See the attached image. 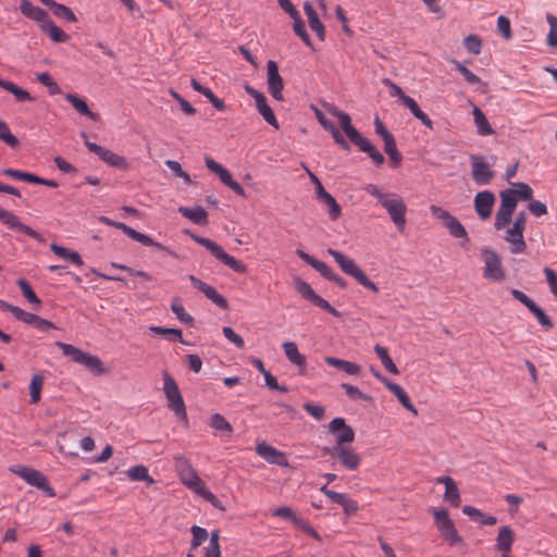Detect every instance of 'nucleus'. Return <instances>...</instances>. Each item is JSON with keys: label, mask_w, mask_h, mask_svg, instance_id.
I'll list each match as a JSON object with an SVG mask.
<instances>
[{"label": "nucleus", "mask_w": 557, "mask_h": 557, "mask_svg": "<svg viewBox=\"0 0 557 557\" xmlns=\"http://www.w3.org/2000/svg\"><path fill=\"white\" fill-rule=\"evenodd\" d=\"M324 361L326 364L339 369L350 375H357L361 370L359 364L335 357H325Z\"/></svg>", "instance_id": "31"}, {"label": "nucleus", "mask_w": 557, "mask_h": 557, "mask_svg": "<svg viewBox=\"0 0 557 557\" xmlns=\"http://www.w3.org/2000/svg\"><path fill=\"white\" fill-rule=\"evenodd\" d=\"M471 174L478 185H487L494 178V172L482 156H471Z\"/></svg>", "instance_id": "15"}, {"label": "nucleus", "mask_w": 557, "mask_h": 557, "mask_svg": "<svg viewBox=\"0 0 557 557\" xmlns=\"http://www.w3.org/2000/svg\"><path fill=\"white\" fill-rule=\"evenodd\" d=\"M178 212L195 224L205 225L208 223V213L201 206H195L193 208L180 207Z\"/></svg>", "instance_id": "29"}, {"label": "nucleus", "mask_w": 557, "mask_h": 557, "mask_svg": "<svg viewBox=\"0 0 557 557\" xmlns=\"http://www.w3.org/2000/svg\"><path fill=\"white\" fill-rule=\"evenodd\" d=\"M220 533L219 531H212L208 546L205 548V557H221L220 548Z\"/></svg>", "instance_id": "48"}, {"label": "nucleus", "mask_w": 557, "mask_h": 557, "mask_svg": "<svg viewBox=\"0 0 557 557\" xmlns=\"http://www.w3.org/2000/svg\"><path fill=\"white\" fill-rule=\"evenodd\" d=\"M37 79L48 88L50 95L61 94L60 86L52 79L48 72H42L37 75Z\"/></svg>", "instance_id": "58"}, {"label": "nucleus", "mask_w": 557, "mask_h": 557, "mask_svg": "<svg viewBox=\"0 0 557 557\" xmlns=\"http://www.w3.org/2000/svg\"><path fill=\"white\" fill-rule=\"evenodd\" d=\"M342 129L345 132L350 141H355L361 135L351 124V119L348 113L343 112L338 117Z\"/></svg>", "instance_id": "44"}, {"label": "nucleus", "mask_w": 557, "mask_h": 557, "mask_svg": "<svg viewBox=\"0 0 557 557\" xmlns=\"http://www.w3.org/2000/svg\"><path fill=\"white\" fill-rule=\"evenodd\" d=\"M513 212L506 211L503 209L497 210L495 214L494 227L496 231H500L505 228L508 224H510L512 220Z\"/></svg>", "instance_id": "56"}, {"label": "nucleus", "mask_w": 557, "mask_h": 557, "mask_svg": "<svg viewBox=\"0 0 557 557\" xmlns=\"http://www.w3.org/2000/svg\"><path fill=\"white\" fill-rule=\"evenodd\" d=\"M193 540L190 543V548L196 549L199 547L209 536L208 531L205 528L193 525L191 529Z\"/></svg>", "instance_id": "55"}, {"label": "nucleus", "mask_w": 557, "mask_h": 557, "mask_svg": "<svg viewBox=\"0 0 557 557\" xmlns=\"http://www.w3.org/2000/svg\"><path fill=\"white\" fill-rule=\"evenodd\" d=\"M222 333L237 348L243 349L245 347L243 337L238 335L231 326H223Z\"/></svg>", "instance_id": "63"}, {"label": "nucleus", "mask_w": 557, "mask_h": 557, "mask_svg": "<svg viewBox=\"0 0 557 557\" xmlns=\"http://www.w3.org/2000/svg\"><path fill=\"white\" fill-rule=\"evenodd\" d=\"M0 140L11 148L18 146V139L11 133L10 127L2 120H0Z\"/></svg>", "instance_id": "53"}, {"label": "nucleus", "mask_w": 557, "mask_h": 557, "mask_svg": "<svg viewBox=\"0 0 557 557\" xmlns=\"http://www.w3.org/2000/svg\"><path fill=\"white\" fill-rule=\"evenodd\" d=\"M481 253L484 261V277L495 282L505 280L506 274L499 255L488 247L483 248Z\"/></svg>", "instance_id": "10"}, {"label": "nucleus", "mask_w": 557, "mask_h": 557, "mask_svg": "<svg viewBox=\"0 0 557 557\" xmlns=\"http://www.w3.org/2000/svg\"><path fill=\"white\" fill-rule=\"evenodd\" d=\"M65 99L76 109L78 113L82 115L88 116L89 119L97 121L98 115L89 110L88 104L86 101L74 94H67L65 96Z\"/></svg>", "instance_id": "34"}, {"label": "nucleus", "mask_w": 557, "mask_h": 557, "mask_svg": "<svg viewBox=\"0 0 557 557\" xmlns=\"http://www.w3.org/2000/svg\"><path fill=\"white\" fill-rule=\"evenodd\" d=\"M374 351L379 359L381 360L383 367L392 374H398V369L392 358L388 355V351L385 347L376 344L374 346Z\"/></svg>", "instance_id": "41"}, {"label": "nucleus", "mask_w": 557, "mask_h": 557, "mask_svg": "<svg viewBox=\"0 0 557 557\" xmlns=\"http://www.w3.org/2000/svg\"><path fill=\"white\" fill-rule=\"evenodd\" d=\"M495 195L490 190L479 191L474 197V209L481 220H487L493 212Z\"/></svg>", "instance_id": "19"}, {"label": "nucleus", "mask_w": 557, "mask_h": 557, "mask_svg": "<svg viewBox=\"0 0 557 557\" xmlns=\"http://www.w3.org/2000/svg\"><path fill=\"white\" fill-rule=\"evenodd\" d=\"M190 238L196 242L197 244L203 246L207 250L210 251V253L221 261L223 264L227 265L230 269H232L236 273H246L247 267L242 261L235 259L233 256L228 255L224 251L222 246L216 244L215 242L201 237L199 235H196L194 233H189Z\"/></svg>", "instance_id": "4"}, {"label": "nucleus", "mask_w": 557, "mask_h": 557, "mask_svg": "<svg viewBox=\"0 0 557 557\" xmlns=\"http://www.w3.org/2000/svg\"><path fill=\"white\" fill-rule=\"evenodd\" d=\"M99 221L106 225L121 230L126 236L145 246L154 247L158 250L164 251L170 256L175 257V252L172 251L169 247L162 245L159 242L153 240L150 236L134 230L133 227L126 225L123 222H116L103 215L99 218Z\"/></svg>", "instance_id": "7"}, {"label": "nucleus", "mask_w": 557, "mask_h": 557, "mask_svg": "<svg viewBox=\"0 0 557 557\" xmlns=\"http://www.w3.org/2000/svg\"><path fill=\"white\" fill-rule=\"evenodd\" d=\"M305 14L307 15L308 23L310 28L317 34L319 39L324 40L325 38V28L323 23L320 21L318 13L311 3L306 2L304 5Z\"/></svg>", "instance_id": "27"}, {"label": "nucleus", "mask_w": 557, "mask_h": 557, "mask_svg": "<svg viewBox=\"0 0 557 557\" xmlns=\"http://www.w3.org/2000/svg\"><path fill=\"white\" fill-rule=\"evenodd\" d=\"M364 190L377 199L379 203L388 213L396 228L399 232H404L406 227L407 206L403 198L394 193H384L374 184H368Z\"/></svg>", "instance_id": "1"}, {"label": "nucleus", "mask_w": 557, "mask_h": 557, "mask_svg": "<svg viewBox=\"0 0 557 557\" xmlns=\"http://www.w3.org/2000/svg\"><path fill=\"white\" fill-rule=\"evenodd\" d=\"M451 63L455 65V69L463 76L465 81L470 85H480L482 84L481 78L472 73L468 67H466L461 62L457 60H451Z\"/></svg>", "instance_id": "49"}, {"label": "nucleus", "mask_w": 557, "mask_h": 557, "mask_svg": "<svg viewBox=\"0 0 557 557\" xmlns=\"http://www.w3.org/2000/svg\"><path fill=\"white\" fill-rule=\"evenodd\" d=\"M149 331L151 333L156 334V335H163V336H165L170 341H178L182 344H187L183 339V334H182V331L180 329L162 327V326L151 325V326H149Z\"/></svg>", "instance_id": "40"}, {"label": "nucleus", "mask_w": 557, "mask_h": 557, "mask_svg": "<svg viewBox=\"0 0 557 557\" xmlns=\"http://www.w3.org/2000/svg\"><path fill=\"white\" fill-rule=\"evenodd\" d=\"M15 473L29 485L36 486L49 496H54L53 488L49 485L47 478L40 471L28 467H21Z\"/></svg>", "instance_id": "12"}, {"label": "nucleus", "mask_w": 557, "mask_h": 557, "mask_svg": "<svg viewBox=\"0 0 557 557\" xmlns=\"http://www.w3.org/2000/svg\"><path fill=\"white\" fill-rule=\"evenodd\" d=\"M318 199L327 207V214L332 221H336L342 214V208L336 199L327 193L322 184H319Z\"/></svg>", "instance_id": "23"}, {"label": "nucleus", "mask_w": 557, "mask_h": 557, "mask_svg": "<svg viewBox=\"0 0 557 557\" xmlns=\"http://www.w3.org/2000/svg\"><path fill=\"white\" fill-rule=\"evenodd\" d=\"M126 473L132 481H146L148 483L153 482V479L149 475L147 467L141 465L131 467Z\"/></svg>", "instance_id": "46"}, {"label": "nucleus", "mask_w": 557, "mask_h": 557, "mask_svg": "<svg viewBox=\"0 0 557 557\" xmlns=\"http://www.w3.org/2000/svg\"><path fill=\"white\" fill-rule=\"evenodd\" d=\"M256 453L271 465L280 467H288L289 462L285 454L275 447L267 444L265 442L259 443L256 446Z\"/></svg>", "instance_id": "16"}, {"label": "nucleus", "mask_w": 557, "mask_h": 557, "mask_svg": "<svg viewBox=\"0 0 557 557\" xmlns=\"http://www.w3.org/2000/svg\"><path fill=\"white\" fill-rule=\"evenodd\" d=\"M463 45L468 52L472 54H479L482 49V41L481 39L475 35H469L465 38Z\"/></svg>", "instance_id": "61"}, {"label": "nucleus", "mask_w": 557, "mask_h": 557, "mask_svg": "<svg viewBox=\"0 0 557 557\" xmlns=\"http://www.w3.org/2000/svg\"><path fill=\"white\" fill-rule=\"evenodd\" d=\"M188 280L190 281L191 285L205 294V296L210 299L214 305L220 307L221 309H227L228 304L225 297H223L221 294L216 292L214 287L211 285L202 282L200 278L196 277L195 275L190 274L188 275Z\"/></svg>", "instance_id": "18"}, {"label": "nucleus", "mask_w": 557, "mask_h": 557, "mask_svg": "<svg viewBox=\"0 0 557 557\" xmlns=\"http://www.w3.org/2000/svg\"><path fill=\"white\" fill-rule=\"evenodd\" d=\"M99 159L101 161H103L104 163H107L108 165L113 166L115 169H119V170H127L128 169L127 160L124 157L113 152L110 149L104 148L103 152L100 154Z\"/></svg>", "instance_id": "32"}, {"label": "nucleus", "mask_w": 557, "mask_h": 557, "mask_svg": "<svg viewBox=\"0 0 557 557\" xmlns=\"http://www.w3.org/2000/svg\"><path fill=\"white\" fill-rule=\"evenodd\" d=\"M432 515L435 519V524L441 532V535L450 545H455L461 542V537L455 528L453 520L449 518L447 510L445 509H431Z\"/></svg>", "instance_id": "11"}, {"label": "nucleus", "mask_w": 557, "mask_h": 557, "mask_svg": "<svg viewBox=\"0 0 557 557\" xmlns=\"http://www.w3.org/2000/svg\"><path fill=\"white\" fill-rule=\"evenodd\" d=\"M20 11L24 16L37 22L39 27L49 17V14L44 9L34 5L29 0H21Z\"/></svg>", "instance_id": "24"}, {"label": "nucleus", "mask_w": 557, "mask_h": 557, "mask_svg": "<svg viewBox=\"0 0 557 557\" xmlns=\"http://www.w3.org/2000/svg\"><path fill=\"white\" fill-rule=\"evenodd\" d=\"M341 387L345 391L346 395L352 400H370L371 397L362 393L357 386L348 383H343Z\"/></svg>", "instance_id": "59"}, {"label": "nucleus", "mask_w": 557, "mask_h": 557, "mask_svg": "<svg viewBox=\"0 0 557 557\" xmlns=\"http://www.w3.org/2000/svg\"><path fill=\"white\" fill-rule=\"evenodd\" d=\"M257 110L267 123H269L271 126L275 127L276 129L278 128V122L275 117V114L268 103L259 107Z\"/></svg>", "instance_id": "64"}, {"label": "nucleus", "mask_w": 557, "mask_h": 557, "mask_svg": "<svg viewBox=\"0 0 557 557\" xmlns=\"http://www.w3.org/2000/svg\"><path fill=\"white\" fill-rule=\"evenodd\" d=\"M384 151L395 164H399L401 162L403 157L397 149L394 136L389 139L384 140Z\"/></svg>", "instance_id": "52"}, {"label": "nucleus", "mask_w": 557, "mask_h": 557, "mask_svg": "<svg viewBox=\"0 0 557 557\" xmlns=\"http://www.w3.org/2000/svg\"><path fill=\"white\" fill-rule=\"evenodd\" d=\"M518 199L513 188H507L500 193V206L499 209L515 212Z\"/></svg>", "instance_id": "42"}, {"label": "nucleus", "mask_w": 557, "mask_h": 557, "mask_svg": "<svg viewBox=\"0 0 557 557\" xmlns=\"http://www.w3.org/2000/svg\"><path fill=\"white\" fill-rule=\"evenodd\" d=\"M44 386V377L40 374H35L29 384L30 403L37 404L40 400L41 389Z\"/></svg>", "instance_id": "47"}, {"label": "nucleus", "mask_w": 557, "mask_h": 557, "mask_svg": "<svg viewBox=\"0 0 557 557\" xmlns=\"http://www.w3.org/2000/svg\"><path fill=\"white\" fill-rule=\"evenodd\" d=\"M171 310L182 323L193 325L194 318L185 311V308L180 298L176 297L173 299L171 304Z\"/></svg>", "instance_id": "45"}, {"label": "nucleus", "mask_w": 557, "mask_h": 557, "mask_svg": "<svg viewBox=\"0 0 557 557\" xmlns=\"http://www.w3.org/2000/svg\"><path fill=\"white\" fill-rule=\"evenodd\" d=\"M547 22L549 24L547 45L550 47H557V17L552 14H547Z\"/></svg>", "instance_id": "62"}, {"label": "nucleus", "mask_w": 557, "mask_h": 557, "mask_svg": "<svg viewBox=\"0 0 557 557\" xmlns=\"http://www.w3.org/2000/svg\"><path fill=\"white\" fill-rule=\"evenodd\" d=\"M55 346L62 350L64 356L70 357L74 362L84 366L94 374L99 375L104 372L102 361L97 356L83 351L72 344L57 342Z\"/></svg>", "instance_id": "5"}, {"label": "nucleus", "mask_w": 557, "mask_h": 557, "mask_svg": "<svg viewBox=\"0 0 557 557\" xmlns=\"http://www.w3.org/2000/svg\"><path fill=\"white\" fill-rule=\"evenodd\" d=\"M0 87L11 92L17 101L23 102L33 100V97L27 90L16 86L11 81L0 78Z\"/></svg>", "instance_id": "37"}, {"label": "nucleus", "mask_w": 557, "mask_h": 557, "mask_svg": "<svg viewBox=\"0 0 557 557\" xmlns=\"http://www.w3.org/2000/svg\"><path fill=\"white\" fill-rule=\"evenodd\" d=\"M296 252L302 261H305L307 264L311 265L323 277H325L326 280L331 278L334 271L325 262L318 260L313 256L305 252L304 250L298 249Z\"/></svg>", "instance_id": "26"}, {"label": "nucleus", "mask_w": 557, "mask_h": 557, "mask_svg": "<svg viewBox=\"0 0 557 557\" xmlns=\"http://www.w3.org/2000/svg\"><path fill=\"white\" fill-rule=\"evenodd\" d=\"M267 84L270 95L277 101L283 100V78L278 73V66L275 61L267 62Z\"/></svg>", "instance_id": "13"}, {"label": "nucleus", "mask_w": 557, "mask_h": 557, "mask_svg": "<svg viewBox=\"0 0 557 557\" xmlns=\"http://www.w3.org/2000/svg\"><path fill=\"white\" fill-rule=\"evenodd\" d=\"M444 499L449 502L454 507H458L460 505L461 499L456 483L445 487Z\"/></svg>", "instance_id": "60"}, {"label": "nucleus", "mask_w": 557, "mask_h": 557, "mask_svg": "<svg viewBox=\"0 0 557 557\" xmlns=\"http://www.w3.org/2000/svg\"><path fill=\"white\" fill-rule=\"evenodd\" d=\"M430 211L434 218L442 220L444 226L448 230L453 237L463 239L460 245L468 249L470 238L465 226L459 222V220L448 211L435 205L430 207Z\"/></svg>", "instance_id": "8"}, {"label": "nucleus", "mask_w": 557, "mask_h": 557, "mask_svg": "<svg viewBox=\"0 0 557 557\" xmlns=\"http://www.w3.org/2000/svg\"><path fill=\"white\" fill-rule=\"evenodd\" d=\"M163 391L168 400L169 409L175 413L178 420L187 424L188 418L184 399L175 380L168 372H164L163 374Z\"/></svg>", "instance_id": "6"}, {"label": "nucleus", "mask_w": 557, "mask_h": 557, "mask_svg": "<svg viewBox=\"0 0 557 557\" xmlns=\"http://www.w3.org/2000/svg\"><path fill=\"white\" fill-rule=\"evenodd\" d=\"M282 347L288 361L298 368L299 374H305L306 357L299 352L297 345L294 342H284Z\"/></svg>", "instance_id": "22"}, {"label": "nucleus", "mask_w": 557, "mask_h": 557, "mask_svg": "<svg viewBox=\"0 0 557 557\" xmlns=\"http://www.w3.org/2000/svg\"><path fill=\"white\" fill-rule=\"evenodd\" d=\"M329 432L335 436V445H345L355 441V432L344 418H334L329 424Z\"/></svg>", "instance_id": "14"}, {"label": "nucleus", "mask_w": 557, "mask_h": 557, "mask_svg": "<svg viewBox=\"0 0 557 557\" xmlns=\"http://www.w3.org/2000/svg\"><path fill=\"white\" fill-rule=\"evenodd\" d=\"M327 252H329V255H331L334 258L335 262L338 264V267L345 274L354 277L361 286H363L374 293H379V287L357 265L355 260L347 257L343 252L332 249V248H329Z\"/></svg>", "instance_id": "3"}, {"label": "nucleus", "mask_w": 557, "mask_h": 557, "mask_svg": "<svg viewBox=\"0 0 557 557\" xmlns=\"http://www.w3.org/2000/svg\"><path fill=\"white\" fill-rule=\"evenodd\" d=\"M515 542V532L509 525L499 528L496 537V549L503 554L509 553Z\"/></svg>", "instance_id": "25"}, {"label": "nucleus", "mask_w": 557, "mask_h": 557, "mask_svg": "<svg viewBox=\"0 0 557 557\" xmlns=\"http://www.w3.org/2000/svg\"><path fill=\"white\" fill-rule=\"evenodd\" d=\"M473 119L474 124L478 128V134L481 136H488L494 133V129L492 128L490 122L485 117L484 113L481 111L480 108L474 107L473 108Z\"/></svg>", "instance_id": "35"}, {"label": "nucleus", "mask_w": 557, "mask_h": 557, "mask_svg": "<svg viewBox=\"0 0 557 557\" xmlns=\"http://www.w3.org/2000/svg\"><path fill=\"white\" fill-rule=\"evenodd\" d=\"M384 385L388 388V391H391L398 399V401L409 411H411L412 413L417 414V409L416 407L413 406L410 397L408 396V394L405 392V389L394 383V382H391L388 380H384Z\"/></svg>", "instance_id": "30"}, {"label": "nucleus", "mask_w": 557, "mask_h": 557, "mask_svg": "<svg viewBox=\"0 0 557 557\" xmlns=\"http://www.w3.org/2000/svg\"><path fill=\"white\" fill-rule=\"evenodd\" d=\"M210 426L223 434L231 435L233 433V426L231 423L220 413H214L210 418Z\"/></svg>", "instance_id": "43"}, {"label": "nucleus", "mask_w": 557, "mask_h": 557, "mask_svg": "<svg viewBox=\"0 0 557 557\" xmlns=\"http://www.w3.org/2000/svg\"><path fill=\"white\" fill-rule=\"evenodd\" d=\"M16 284L20 287L23 296L30 304L40 305V302H41L40 299L37 297V295L35 294V292L33 290V288L30 287L29 283L26 280L20 278V280H17Z\"/></svg>", "instance_id": "54"}, {"label": "nucleus", "mask_w": 557, "mask_h": 557, "mask_svg": "<svg viewBox=\"0 0 557 557\" xmlns=\"http://www.w3.org/2000/svg\"><path fill=\"white\" fill-rule=\"evenodd\" d=\"M323 455L329 457L338 458L341 465L350 471H354L359 468L361 458L360 456L350 447L345 445H334L333 447H323Z\"/></svg>", "instance_id": "9"}, {"label": "nucleus", "mask_w": 557, "mask_h": 557, "mask_svg": "<svg viewBox=\"0 0 557 557\" xmlns=\"http://www.w3.org/2000/svg\"><path fill=\"white\" fill-rule=\"evenodd\" d=\"M362 152H366L376 165H381L384 162L383 154L372 145V143L360 135L358 139L352 141Z\"/></svg>", "instance_id": "28"}, {"label": "nucleus", "mask_w": 557, "mask_h": 557, "mask_svg": "<svg viewBox=\"0 0 557 557\" xmlns=\"http://www.w3.org/2000/svg\"><path fill=\"white\" fill-rule=\"evenodd\" d=\"M175 467L181 482L186 487L210 503L215 500V495L207 488L205 482L199 478L197 471L191 467L188 460L184 457H180L176 459Z\"/></svg>", "instance_id": "2"}, {"label": "nucleus", "mask_w": 557, "mask_h": 557, "mask_svg": "<svg viewBox=\"0 0 557 557\" xmlns=\"http://www.w3.org/2000/svg\"><path fill=\"white\" fill-rule=\"evenodd\" d=\"M295 288L297 290L298 294H300V296L302 298H305L306 300L308 301H312L314 299V297L318 295L313 289L312 287L307 283L305 282L304 280H301L300 277H297L295 280Z\"/></svg>", "instance_id": "50"}, {"label": "nucleus", "mask_w": 557, "mask_h": 557, "mask_svg": "<svg viewBox=\"0 0 557 557\" xmlns=\"http://www.w3.org/2000/svg\"><path fill=\"white\" fill-rule=\"evenodd\" d=\"M531 313L535 315L539 323L546 330H550L554 327V323L552 319L545 313V311L539 307L536 304L533 305L531 309H529Z\"/></svg>", "instance_id": "57"}, {"label": "nucleus", "mask_w": 557, "mask_h": 557, "mask_svg": "<svg viewBox=\"0 0 557 557\" xmlns=\"http://www.w3.org/2000/svg\"><path fill=\"white\" fill-rule=\"evenodd\" d=\"M50 249L60 258L71 261L72 263L82 267L84 261L78 252L71 250L69 248L59 246L57 244H51Z\"/></svg>", "instance_id": "36"}, {"label": "nucleus", "mask_w": 557, "mask_h": 557, "mask_svg": "<svg viewBox=\"0 0 557 557\" xmlns=\"http://www.w3.org/2000/svg\"><path fill=\"white\" fill-rule=\"evenodd\" d=\"M216 175L219 176L221 182L225 186L230 187L236 195L244 198L246 197L245 189L242 187L239 183L233 180L232 174L227 169L223 168Z\"/></svg>", "instance_id": "39"}, {"label": "nucleus", "mask_w": 557, "mask_h": 557, "mask_svg": "<svg viewBox=\"0 0 557 557\" xmlns=\"http://www.w3.org/2000/svg\"><path fill=\"white\" fill-rule=\"evenodd\" d=\"M272 515L274 517H281L288 521H290L295 527L301 529L308 535L318 539L319 535L314 531V529L302 518L295 515V512L286 506L278 507L273 510Z\"/></svg>", "instance_id": "17"}, {"label": "nucleus", "mask_w": 557, "mask_h": 557, "mask_svg": "<svg viewBox=\"0 0 557 557\" xmlns=\"http://www.w3.org/2000/svg\"><path fill=\"white\" fill-rule=\"evenodd\" d=\"M48 8L52 11V13L57 17H59L65 22L74 23L77 21V17L74 14V12L64 4L58 3L54 0H52V2L48 5Z\"/></svg>", "instance_id": "38"}, {"label": "nucleus", "mask_w": 557, "mask_h": 557, "mask_svg": "<svg viewBox=\"0 0 557 557\" xmlns=\"http://www.w3.org/2000/svg\"><path fill=\"white\" fill-rule=\"evenodd\" d=\"M0 221L11 230L23 233L35 239L40 238L39 233L23 224L20 219L11 211L0 208Z\"/></svg>", "instance_id": "20"}, {"label": "nucleus", "mask_w": 557, "mask_h": 557, "mask_svg": "<svg viewBox=\"0 0 557 557\" xmlns=\"http://www.w3.org/2000/svg\"><path fill=\"white\" fill-rule=\"evenodd\" d=\"M294 32L297 36L301 38L304 44L308 47H312V41L306 30L305 22L301 20L300 14L295 16L294 18Z\"/></svg>", "instance_id": "51"}, {"label": "nucleus", "mask_w": 557, "mask_h": 557, "mask_svg": "<svg viewBox=\"0 0 557 557\" xmlns=\"http://www.w3.org/2000/svg\"><path fill=\"white\" fill-rule=\"evenodd\" d=\"M504 239L510 244V252L513 255L523 253L527 249V244L523 238V231L517 226H510L504 236Z\"/></svg>", "instance_id": "21"}, {"label": "nucleus", "mask_w": 557, "mask_h": 557, "mask_svg": "<svg viewBox=\"0 0 557 557\" xmlns=\"http://www.w3.org/2000/svg\"><path fill=\"white\" fill-rule=\"evenodd\" d=\"M40 29L42 33L48 34L54 42H64L69 38V36L53 23L50 16L44 22Z\"/></svg>", "instance_id": "33"}]
</instances>
